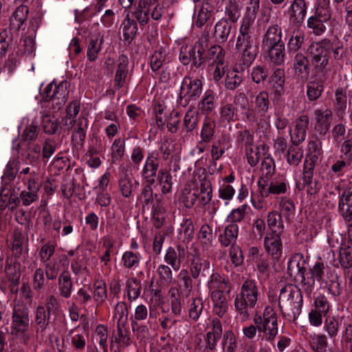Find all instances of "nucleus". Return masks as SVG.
Segmentation results:
<instances>
[{"label": "nucleus", "mask_w": 352, "mask_h": 352, "mask_svg": "<svg viewBox=\"0 0 352 352\" xmlns=\"http://www.w3.org/2000/svg\"><path fill=\"white\" fill-rule=\"evenodd\" d=\"M278 305L285 320L295 321L300 316L303 305L301 290L294 285H285L280 290Z\"/></svg>", "instance_id": "obj_1"}, {"label": "nucleus", "mask_w": 352, "mask_h": 352, "mask_svg": "<svg viewBox=\"0 0 352 352\" xmlns=\"http://www.w3.org/2000/svg\"><path fill=\"white\" fill-rule=\"evenodd\" d=\"M258 294V287L254 280L248 279L241 284L234 300L236 318L241 322L249 319L250 310L255 307Z\"/></svg>", "instance_id": "obj_2"}, {"label": "nucleus", "mask_w": 352, "mask_h": 352, "mask_svg": "<svg viewBox=\"0 0 352 352\" xmlns=\"http://www.w3.org/2000/svg\"><path fill=\"white\" fill-rule=\"evenodd\" d=\"M254 322L258 332L264 333L266 340L273 341L278 333V318L273 307L266 306L262 315H256Z\"/></svg>", "instance_id": "obj_3"}, {"label": "nucleus", "mask_w": 352, "mask_h": 352, "mask_svg": "<svg viewBox=\"0 0 352 352\" xmlns=\"http://www.w3.org/2000/svg\"><path fill=\"white\" fill-rule=\"evenodd\" d=\"M203 91V82L197 77L185 76L180 87L179 96L177 102L182 107H186L192 100H197Z\"/></svg>", "instance_id": "obj_4"}, {"label": "nucleus", "mask_w": 352, "mask_h": 352, "mask_svg": "<svg viewBox=\"0 0 352 352\" xmlns=\"http://www.w3.org/2000/svg\"><path fill=\"white\" fill-rule=\"evenodd\" d=\"M329 41L323 39L312 42L307 49V56L312 65L317 69L323 70L329 63Z\"/></svg>", "instance_id": "obj_5"}, {"label": "nucleus", "mask_w": 352, "mask_h": 352, "mask_svg": "<svg viewBox=\"0 0 352 352\" xmlns=\"http://www.w3.org/2000/svg\"><path fill=\"white\" fill-rule=\"evenodd\" d=\"M236 50L241 54L243 65L250 67L258 54V46L254 36L239 35L236 42Z\"/></svg>", "instance_id": "obj_6"}, {"label": "nucleus", "mask_w": 352, "mask_h": 352, "mask_svg": "<svg viewBox=\"0 0 352 352\" xmlns=\"http://www.w3.org/2000/svg\"><path fill=\"white\" fill-rule=\"evenodd\" d=\"M204 53L205 47L202 42L197 41L192 46H182L179 58L184 65H187L192 62L195 67L199 68L205 61Z\"/></svg>", "instance_id": "obj_7"}, {"label": "nucleus", "mask_w": 352, "mask_h": 352, "mask_svg": "<svg viewBox=\"0 0 352 352\" xmlns=\"http://www.w3.org/2000/svg\"><path fill=\"white\" fill-rule=\"evenodd\" d=\"M325 273V266L323 263L316 262L308 272L305 278L300 280L301 289L308 298H311L315 288V281L320 282Z\"/></svg>", "instance_id": "obj_8"}, {"label": "nucleus", "mask_w": 352, "mask_h": 352, "mask_svg": "<svg viewBox=\"0 0 352 352\" xmlns=\"http://www.w3.org/2000/svg\"><path fill=\"white\" fill-rule=\"evenodd\" d=\"M67 81H62L58 85L54 82L48 84L45 88L43 96L46 100H52L53 104L58 107L63 105L67 99L69 91Z\"/></svg>", "instance_id": "obj_9"}, {"label": "nucleus", "mask_w": 352, "mask_h": 352, "mask_svg": "<svg viewBox=\"0 0 352 352\" xmlns=\"http://www.w3.org/2000/svg\"><path fill=\"white\" fill-rule=\"evenodd\" d=\"M333 120V113L329 109H316L314 111V130L324 136L329 133Z\"/></svg>", "instance_id": "obj_10"}, {"label": "nucleus", "mask_w": 352, "mask_h": 352, "mask_svg": "<svg viewBox=\"0 0 352 352\" xmlns=\"http://www.w3.org/2000/svg\"><path fill=\"white\" fill-rule=\"evenodd\" d=\"M281 234L267 232L264 237V248L268 255L273 259L278 261L283 254Z\"/></svg>", "instance_id": "obj_11"}, {"label": "nucleus", "mask_w": 352, "mask_h": 352, "mask_svg": "<svg viewBox=\"0 0 352 352\" xmlns=\"http://www.w3.org/2000/svg\"><path fill=\"white\" fill-rule=\"evenodd\" d=\"M309 124V118L307 115H301L295 120L293 126L289 129L292 144H300L305 141Z\"/></svg>", "instance_id": "obj_12"}, {"label": "nucleus", "mask_w": 352, "mask_h": 352, "mask_svg": "<svg viewBox=\"0 0 352 352\" xmlns=\"http://www.w3.org/2000/svg\"><path fill=\"white\" fill-rule=\"evenodd\" d=\"M208 288L212 296L229 294L232 289L230 283L219 273H212L207 283Z\"/></svg>", "instance_id": "obj_13"}, {"label": "nucleus", "mask_w": 352, "mask_h": 352, "mask_svg": "<svg viewBox=\"0 0 352 352\" xmlns=\"http://www.w3.org/2000/svg\"><path fill=\"white\" fill-rule=\"evenodd\" d=\"M129 78V59L126 56H119L116 68L113 86L116 89L124 87Z\"/></svg>", "instance_id": "obj_14"}, {"label": "nucleus", "mask_w": 352, "mask_h": 352, "mask_svg": "<svg viewBox=\"0 0 352 352\" xmlns=\"http://www.w3.org/2000/svg\"><path fill=\"white\" fill-rule=\"evenodd\" d=\"M285 74L283 69H276L269 79V87L272 90L274 99L280 100L285 94Z\"/></svg>", "instance_id": "obj_15"}, {"label": "nucleus", "mask_w": 352, "mask_h": 352, "mask_svg": "<svg viewBox=\"0 0 352 352\" xmlns=\"http://www.w3.org/2000/svg\"><path fill=\"white\" fill-rule=\"evenodd\" d=\"M158 158L159 153L153 151L148 154L145 160L142 175L148 183L153 184L155 182V177L159 168Z\"/></svg>", "instance_id": "obj_16"}, {"label": "nucleus", "mask_w": 352, "mask_h": 352, "mask_svg": "<svg viewBox=\"0 0 352 352\" xmlns=\"http://www.w3.org/2000/svg\"><path fill=\"white\" fill-rule=\"evenodd\" d=\"M210 262L200 257L197 254L192 256L190 261V272L192 278H197L199 276L206 277L210 271Z\"/></svg>", "instance_id": "obj_17"}, {"label": "nucleus", "mask_w": 352, "mask_h": 352, "mask_svg": "<svg viewBox=\"0 0 352 352\" xmlns=\"http://www.w3.org/2000/svg\"><path fill=\"white\" fill-rule=\"evenodd\" d=\"M338 209L343 219L352 221V186L342 192L338 201Z\"/></svg>", "instance_id": "obj_18"}, {"label": "nucleus", "mask_w": 352, "mask_h": 352, "mask_svg": "<svg viewBox=\"0 0 352 352\" xmlns=\"http://www.w3.org/2000/svg\"><path fill=\"white\" fill-rule=\"evenodd\" d=\"M160 0H140L133 16L141 25L146 24L149 21V12L152 6L160 4Z\"/></svg>", "instance_id": "obj_19"}, {"label": "nucleus", "mask_w": 352, "mask_h": 352, "mask_svg": "<svg viewBox=\"0 0 352 352\" xmlns=\"http://www.w3.org/2000/svg\"><path fill=\"white\" fill-rule=\"evenodd\" d=\"M284 43L282 41V30L277 25L270 26L264 34L262 45L263 47H272L273 45Z\"/></svg>", "instance_id": "obj_20"}, {"label": "nucleus", "mask_w": 352, "mask_h": 352, "mask_svg": "<svg viewBox=\"0 0 352 352\" xmlns=\"http://www.w3.org/2000/svg\"><path fill=\"white\" fill-rule=\"evenodd\" d=\"M87 128L88 120L84 116H80L76 121L75 126L72 129H73L72 141L76 144L82 146L85 140Z\"/></svg>", "instance_id": "obj_21"}, {"label": "nucleus", "mask_w": 352, "mask_h": 352, "mask_svg": "<svg viewBox=\"0 0 352 352\" xmlns=\"http://www.w3.org/2000/svg\"><path fill=\"white\" fill-rule=\"evenodd\" d=\"M112 320L116 327L126 326L129 322V308L124 301H119L113 309Z\"/></svg>", "instance_id": "obj_22"}, {"label": "nucleus", "mask_w": 352, "mask_h": 352, "mask_svg": "<svg viewBox=\"0 0 352 352\" xmlns=\"http://www.w3.org/2000/svg\"><path fill=\"white\" fill-rule=\"evenodd\" d=\"M65 263H67V256L61 255L58 258H52L44 263L47 278L49 280L55 279L60 271L62 265Z\"/></svg>", "instance_id": "obj_23"}, {"label": "nucleus", "mask_w": 352, "mask_h": 352, "mask_svg": "<svg viewBox=\"0 0 352 352\" xmlns=\"http://www.w3.org/2000/svg\"><path fill=\"white\" fill-rule=\"evenodd\" d=\"M29 322V318L25 311L19 306H15L13 309L12 325L19 332L26 330Z\"/></svg>", "instance_id": "obj_24"}, {"label": "nucleus", "mask_w": 352, "mask_h": 352, "mask_svg": "<svg viewBox=\"0 0 352 352\" xmlns=\"http://www.w3.org/2000/svg\"><path fill=\"white\" fill-rule=\"evenodd\" d=\"M333 106L336 115L342 118L347 107V96L344 89L338 87L336 89Z\"/></svg>", "instance_id": "obj_25"}, {"label": "nucleus", "mask_w": 352, "mask_h": 352, "mask_svg": "<svg viewBox=\"0 0 352 352\" xmlns=\"http://www.w3.org/2000/svg\"><path fill=\"white\" fill-rule=\"evenodd\" d=\"M216 94L212 89H207L198 104L199 111L205 115H208L215 109Z\"/></svg>", "instance_id": "obj_26"}, {"label": "nucleus", "mask_w": 352, "mask_h": 352, "mask_svg": "<svg viewBox=\"0 0 352 352\" xmlns=\"http://www.w3.org/2000/svg\"><path fill=\"white\" fill-rule=\"evenodd\" d=\"M142 256L140 252L125 251L121 258V265L126 270H136L140 265Z\"/></svg>", "instance_id": "obj_27"}, {"label": "nucleus", "mask_w": 352, "mask_h": 352, "mask_svg": "<svg viewBox=\"0 0 352 352\" xmlns=\"http://www.w3.org/2000/svg\"><path fill=\"white\" fill-rule=\"evenodd\" d=\"M197 241L203 250H208L213 243V234L212 228L208 224H204L201 226L197 234Z\"/></svg>", "instance_id": "obj_28"}, {"label": "nucleus", "mask_w": 352, "mask_h": 352, "mask_svg": "<svg viewBox=\"0 0 352 352\" xmlns=\"http://www.w3.org/2000/svg\"><path fill=\"white\" fill-rule=\"evenodd\" d=\"M199 121V113L195 107H190L185 113L183 120V130L191 132L195 129Z\"/></svg>", "instance_id": "obj_29"}, {"label": "nucleus", "mask_w": 352, "mask_h": 352, "mask_svg": "<svg viewBox=\"0 0 352 352\" xmlns=\"http://www.w3.org/2000/svg\"><path fill=\"white\" fill-rule=\"evenodd\" d=\"M58 290L60 295L65 298L71 296L73 291V282L68 271H63L58 278Z\"/></svg>", "instance_id": "obj_30"}, {"label": "nucleus", "mask_w": 352, "mask_h": 352, "mask_svg": "<svg viewBox=\"0 0 352 352\" xmlns=\"http://www.w3.org/2000/svg\"><path fill=\"white\" fill-rule=\"evenodd\" d=\"M267 223L270 230L269 232H274L282 234L284 231V223L280 214L276 211H271L267 215Z\"/></svg>", "instance_id": "obj_31"}, {"label": "nucleus", "mask_w": 352, "mask_h": 352, "mask_svg": "<svg viewBox=\"0 0 352 352\" xmlns=\"http://www.w3.org/2000/svg\"><path fill=\"white\" fill-rule=\"evenodd\" d=\"M239 233V226L236 223H229L219 235V241L224 247H227L235 241Z\"/></svg>", "instance_id": "obj_32"}, {"label": "nucleus", "mask_w": 352, "mask_h": 352, "mask_svg": "<svg viewBox=\"0 0 352 352\" xmlns=\"http://www.w3.org/2000/svg\"><path fill=\"white\" fill-rule=\"evenodd\" d=\"M263 196L284 194L287 190V184L284 182H271L270 184L262 183Z\"/></svg>", "instance_id": "obj_33"}, {"label": "nucleus", "mask_w": 352, "mask_h": 352, "mask_svg": "<svg viewBox=\"0 0 352 352\" xmlns=\"http://www.w3.org/2000/svg\"><path fill=\"white\" fill-rule=\"evenodd\" d=\"M80 102L77 100L72 102L67 107L66 116L65 118L64 126L67 130H72L75 126L76 116L80 111Z\"/></svg>", "instance_id": "obj_34"}, {"label": "nucleus", "mask_w": 352, "mask_h": 352, "mask_svg": "<svg viewBox=\"0 0 352 352\" xmlns=\"http://www.w3.org/2000/svg\"><path fill=\"white\" fill-rule=\"evenodd\" d=\"M194 186V183H192V185H189V188L186 186L182 190L181 201L187 208H192L199 197L198 188Z\"/></svg>", "instance_id": "obj_35"}, {"label": "nucleus", "mask_w": 352, "mask_h": 352, "mask_svg": "<svg viewBox=\"0 0 352 352\" xmlns=\"http://www.w3.org/2000/svg\"><path fill=\"white\" fill-rule=\"evenodd\" d=\"M194 224L190 219H185L183 220L178 229L179 239L184 243H189L194 236Z\"/></svg>", "instance_id": "obj_36"}, {"label": "nucleus", "mask_w": 352, "mask_h": 352, "mask_svg": "<svg viewBox=\"0 0 352 352\" xmlns=\"http://www.w3.org/2000/svg\"><path fill=\"white\" fill-rule=\"evenodd\" d=\"M231 24L227 19H220L214 25V35L221 42H226L230 34Z\"/></svg>", "instance_id": "obj_37"}, {"label": "nucleus", "mask_w": 352, "mask_h": 352, "mask_svg": "<svg viewBox=\"0 0 352 352\" xmlns=\"http://www.w3.org/2000/svg\"><path fill=\"white\" fill-rule=\"evenodd\" d=\"M28 8L26 6L22 5L17 7L10 18L11 26L16 30H19L28 18Z\"/></svg>", "instance_id": "obj_38"}, {"label": "nucleus", "mask_w": 352, "mask_h": 352, "mask_svg": "<svg viewBox=\"0 0 352 352\" xmlns=\"http://www.w3.org/2000/svg\"><path fill=\"white\" fill-rule=\"evenodd\" d=\"M67 337L71 340L72 346L76 350L81 351L85 348L87 341L85 332H80L78 328L76 327L69 330Z\"/></svg>", "instance_id": "obj_39"}, {"label": "nucleus", "mask_w": 352, "mask_h": 352, "mask_svg": "<svg viewBox=\"0 0 352 352\" xmlns=\"http://www.w3.org/2000/svg\"><path fill=\"white\" fill-rule=\"evenodd\" d=\"M352 162L340 157L335 159L330 167V172L337 177H342L351 168Z\"/></svg>", "instance_id": "obj_40"}, {"label": "nucleus", "mask_w": 352, "mask_h": 352, "mask_svg": "<svg viewBox=\"0 0 352 352\" xmlns=\"http://www.w3.org/2000/svg\"><path fill=\"white\" fill-rule=\"evenodd\" d=\"M299 144H292L287 151V162L291 166H297L302 159L303 151L298 146Z\"/></svg>", "instance_id": "obj_41"}, {"label": "nucleus", "mask_w": 352, "mask_h": 352, "mask_svg": "<svg viewBox=\"0 0 352 352\" xmlns=\"http://www.w3.org/2000/svg\"><path fill=\"white\" fill-rule=\"evenodd\" d=\"M254 104L258 113H260L261 117H264L270 105L268 93L265 91H260L255 96Z\"/></svg>", "instance_id": "obj_42"}, {"label": "nucleus", "mask_w": 352, "mask_h": 352, "mask_svg": "<svg viewBox=\"0 0 352 352\" xmlns=\"http://www.w3.org/2000/svg\"><path fill=\"white\" fill-rule=\"evenodd\" d=\"M50 316V311L46 312L43 305L38 306L35 315L37 332L43 333L46 329L49 323Z\"/></svg>", "instance_id": "obj_43"}, {"label": "nucleus", "mask_w": 352, "mask_h": 352, "mask_svg": "<svg viewBox=\"0 0 352 352\" xmlns=\"http://www.w3.org/2000/svg\"><path fill=\"white\" fill-rule=\"evenodd\" d=\"M114 340L120 348H126L131 345L132 341L126 326L116 327Z\"/></svg>", "instance_id": "obj_44"}, {"label": "nucleus", "mask_w": 352, "mask_h": 352, "mask_svg": "<svg viewBox=\"0 0 352 352\" xmlns=\"http://www.w3.org/2000/svg\"><path fill=\"white\" fill-rule=\"evenodd\" d=\"M327 23V21H323V19L318 18L314 15L309 16L307 19V28L311 30V33L317 36H320L325 32Z\"/></svg>", "instance_id": "obj_45"}, {"label": "nucleus", "mask_w": 352, "mask_h": 352, "mask_svg": "<svg viewBox=\"0 0 352 352\" xmlns=\"http://www.w3.org/2000/svg\"><path fill=\"white\" fill-rule=\"evenodd\" d=\"M247 120L251 124H256L258 129H267L268 119L264 117H261L260 113H258V110L248 109L245 113Z\"/></svg>", "instance_id": "obj_46"}, {"label": "nucleus", "mask_w": 352, "mask_h": 352, "mask_svg": "<svg viewBox=\"0 0 352 352\" xmlns=\"http://www.w3.org/2000/svg\"><path fill=\"white\" fill-rule=\"evenodd\" d=\"M304 41V31L300 28L294 29L287 43L289 50L293 52L298 51L303 44Z\"/></svg>", "instance_id": "obj_47"}, {"label": "nucleus", "mask_w": 352, "mask_h": 352, "mask_svg": "<svg viewBox=\"0 0 352 352\" xmlns=\"http://www.w3.org/2000/svg\"><path fill=\"white\" fill-rule=\"evenodd\" d=\"M221 120L227 123L237 120V109L232 103H227L222 105L219 109Z\"/></svg>", "instance_id": "obj_48"}, {"label": "nucleus", "mask_w": 352, "mask_h": 352, "mask_svg": "<svg viewBox=\"0 0 352 352\" xmlns=\"http://www.w3.org/2000/svg\"><path fill=\"white\" fill-rule=\"evenodd\" d=\"M157 182L162 194L170 192L172 190V176L167 170H160L157 175Z\"/></svg>", "instance_id": "obj_49"}, {"label": "nucleus", "mask_w": 352, "mask_h": 352, "mask_svg": "<svg viewBox=\"0 0 352 352\" xmlns=\"http://www.w3.org/2000/svg\"><path fill=\"white\" fill-rule=\"evenodd\" d=\"M317 160L318 158L316 157V156H309L306 158L304 162L302 173V181L305 184H307L309 185L312 184L314 169Z\"/></svg>", "instance_id": "obj_50"}, {"label": "nucleus", "mask_w": 352, "mask_h": 352, "mask_svg": "<svg viewBox=\"0 0 352 352\" xmlns=\"http://www.w3.org/2000/svg\"><path fill=\"white\" fill-rule=\"evenodd\" d=\"M124 40L131 43L138 31L137 23L129 18L125 19L122 23Z\"/></svg>", "instance_id": "obj_51"}, {"label": "nucleus", "mask_w": 352, "mask_h": 352, "mask_svg": "<svg viewBox=\"0 0 352 352\" xmlns=\"http://www.w3.org/2000/svg\"><path fill=\"white\" fill-rule=\"evenodd\" d=\"M177 278L181 282L179 285V290L188 296L192 289V280L189 276L188 270H182L177 275Z\"/></svg>", "instance_id": "obj_52"}, {"label": "nucleus", "mask_w": 352, "mask_h": 352, "mask_svg": "<svg viewBox=\"0 0 352 352\" xmlns=\"http://www.w3.org/2000/svg\"><path fill=\"white\" fill-rule=\"evenodd\" d=\"M213 311L219 317H223L228 310V302L225 294L212 296Z\"/></svg>", "instance_id": "obj_53"}, {"label": "nucleus", "mask_w": 352, "mask_h": 352, "mask_svg": "<svg viewBox=\"0 0 352 352\" xmlns=\"http://www.w3.org/2000/svg\"><path fill=\"white\" fill-rule=\"evenodd\" d=\"M107 298V287L102 280H96L94 285V299L97 305H102Z\"/></svg>", "instance_id": "obj_54"}, {"label": "nucleus", "mask_w": 352, "mask_h": 352, "mask_svg": "<svg viewBox=\"0 0 352 352\" xmlns=\"http://www.w3.org/2000/svg\"><path fill=\"white\" fill-rule=\"evenodd\" d=\"M339 261L344 268L352 266V244H342L339 252Z\"/></svg>", "instance_id": "obj_55"}, {"label": "nucleus", "mask_w": 352, "mask_h": 352, "mask_svg": "<svg viewBox=\"0 0 352 352\" xmlns=\"http://www.w3.org/2000/svg\"><path fill=\"white\" fill-rule=\"evenodd\" d=\"M267 50L270 60L276 65H280L285 57V44H278L272 47H265Z\"/></svg>", "instance_id": "obj_56"}, {"label": "nucleus", "mask_w": 352, "mask_h": 352, "mask_svg": "<svg viewBox=\"0 0 352 352\" xmlns=\"http://www.w3.org/2000/svg\"><path fill=\"white\" fill-rule=\"evenodd\" d=\"M104 42L103 36L98 38H92L89 41L87 50V57L89 61H94L98 58L99 52L101 51L102 44Z\"/></svg>", "instance_id": "obj_57"}, {"label": "nucleus", "mask_w": 352, "mask_h": 352, "mask_svg": "<svg viewBox=\"0 0 352 352\" xmlns=\"http://www.w3.org/2000/svg\"><path fill=\"white\" fill-rule=\"evenodd\" d=\"M215 123L210 118H206L201 131V140L204 143L210 142L214 133Z\"/></svg>", "instance_id": "obj_58"}, {"label": "nucleus", "mask_w": 352, "mask_h": 352, "mask_svg": "<svg viewBox=\"0 0 352 352\" xmlns=\"http://www.w3.org/2000/svg\"><path fill=\"white\" fill-rule=\"evenodd\" d=\"M242 81V76L237 71L229 70L225 79V87L228 90H234L240 86Z\"/></svg>", "instance_id": "obj_59"}, {"label": "nucleus", "mask_w": 352, "mask_h": 352, "mask_svg": "<svg viewBox=\"0 0 352 352\" xmlns=\"http://www.w3.org/2000/svg\"><path fill=\"white\" fill-rule=\"evenodd\" d=\"M56 243L47 241L43 244L38 251V257L41 263H45L52 258L56 250Z\"/></svg>", "instance_id": "obj_60"}, {"label": "nucleus", "mask_w": 352, "mask_h": 352, "mask_svg": "<svg viewBox=\"0 0 352 352\" xmlns=\"http://www.w3.org/2000/svg\"><path fill=\"white\" fill-rule=\"evenodd\" d=\"M94 338L98 342L104 352L108 351V329L104 324H99L96 327Z\"/></svg>", "instance_id": "obj_61"}, {"label": "nucleus", "mask_w": 352, "mask_h": 352, "mask_svg": "<svg viewBox=\"0 0 352 352\" xmlns=\"http://www.w3.org/2000/svg\"><path fill=\"white\" fill-rule=\"evenodd\" d=\"M126 293L128 300L131 302L137 300L141 293V285L136 278L126 283Z\"/></svg>", "instance_id": "obj_62"}, {"label": "nucleus", "mask_w": 352, "mask_h": 352, "mask_svg": "<svg viewBox=\"0 0 352 352\" xmlns=\"http://www.w3.org/2000/svg\"><path fill=\"white\" fill-rule=\"evenodd\" d=\"M292 15L302 21L306 14L307 7L305 0H294L290 6Z\"/></svg>", "instance_id": "obj_63"}, {"label": "nucleus", "mask_w": 352, "mask_h": 352, "mask_svg": "<svg viewBox=\"0 0 352 352\" xmlns=\"http://www.w3.org/2000/svg\"><path fill=\"white\" fill-rule=\"evenodd\" d=\"M340 326V322L338 319L329 317L325 319L323 328L330 338H334L338 336Z\"/></svg>", "instance_id": "obj_64"}]
</instances>
